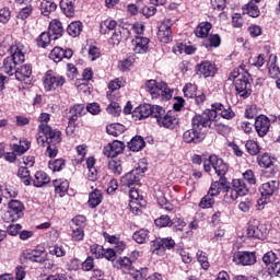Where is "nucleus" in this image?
<instances>
[{"instance_id": "1", "label": "nucleus", "mask_w": 280, "mask_h": 280, "mask_svg": "<svg viewBox=\"0 0 280 280\" xmlns=\"http://www.w3.org/2000/svg\"><path fill=\"white\" fill-rule=\"evenodd\" d=\"M213 119H215V114L213 112H203L195 115L191 119L192 128L184 132L183 141L185 143H202V141H205L202 128H207V126L211 127Z\"/></svg>"}, {"instance_id": "2", "label": "nucleus", "mask_w": 280, "mask_h": 280, "mask_svg": "<svg viewBox=\"0 0 280 280\" xmlns=\"http://www.w3.org/2000/svg\"><path fill=\"white\" fill-rule=\"evenodd\" d=\"M11 56L3 59L0 63V71L7 73V75H14L20 65L25 62V46L21 43L11 45Z\"/></svg>"}, {"instance_id": "3", "label": "nucleus", "mask_w": 280, "mask_h": 280, "mask_svg": "<svg viewBox=\"0 0 280 280\" xmlns=\"http://www.w3.org/2000/svg\"><path fill=\"white\" fill-rule=\"evenodd\" d=\"M38 145L45 148L47 144L58 145L62 141V132L58 129L51 128L47 124H40L36 135Z\"/></svg>"}, {"instance_id": "4", "label": "nucleus", "mask_w": 280, "mask_h": 280, "mask_svg": "<svg viewBox=\"0 0 280 280\" xmlns=\"http://www.w3.org/2000/svg\"><path fill=\"white\" fill-rule=\"evenodd\" d=\"M145 89L148 93H150L152 100H158V97H161L166 102L172 100V90L167 88V84H165V82L149 80L145 82Z\"/></svg>"}, {"instance_id": "5", "label": "nucleus", "mask_w": 280, "mask_h": 280, "mask_svg": "<svg viewBox=\"0 0 280 280\" xmlns=\"http://www.w3.org/2000/svg\"><path fill=\"white\" fill-rule=\"evenodd\" d=\"M231 78L234 79V86L237 95L241 97H248L250 95V82H248V78L250 74L248 72L240 73L237 71H233L231 73Z\"/></svg>"}, {"instance_id": "6", "label": "nucleus", "mask_w": 280, "mask_h": 280, "mask_svg": "<svg viewBox=\"0 0 280 280\" xmlns=\"http://www.w3.org/2000/svg\"><path fill=\"white\" fill-rule=\"evenodd\" d=\"M25 207L19 200H11L9 202L8 210L3 213L4 222H16V220H21L23 218V210Z\"/></svg>"}, {"instance_id": "7", "label": "nucleus", "mask_w": 280, "mask_h": 280, "mask_svg": "<svg viewBox=\"0 0 280 280\" xmlns=\"http://www.w3.org/2000/svg\"><path fill=\"white\" fill-rule=\"evenodd\" d=\"M147 171L148 167L145 165L136 167L120 178L121 185L124 187H132L133 185H139V180L143 178V174H145Z\"/></svg>"}, {"instance_id": "8", "label": "nucleus", "mask_w": 280, "mask_h": 280, "mask_svg": "<svg viewBox=\"0 0 280 280\" xmlns=\"http://www.w3.org/2000/svg\"><path fill=\"white\" fill-rule=\"evenodd\" d=\"M65 82V77L52 75L47 72L44 78V89L45 91H56L57 89H60V86H63Z\"/></svg>"}, {"instance_id": "9", "label": "nucleus", "mask_w": 280, "mask_h": 280, "mask_svg": "<svg viewBox=\"0 0 280 280\" xmlns=\"http://www.w3.org/2000/svg\"><path fill=\"white\" fill-rule=\"evenodd\" d=\"M233 261L236 266H253L257 261L255 253L250 252H236L233 255Z\"/></svg>"}, {"instance_id": "10", "label": "nucleus", "mask_w": 280, "mask_h": 280, "mask_svg": "<svg viewBox=\"0 0 280 280\" xmlns=\"http://www.w3.org/2000/svg\"><path fill=\"white\" fill-rule=\"evenodd\" d=\"M158 38L161 43H170L172 40V20H165L160 25Z\"/></svg>"}, {"instance_id": "11", "label": "nucleus", "mask_w": 280, "mask_h": 280, "mask_svg": "<svg viewBox=\"0 0 280 280\" xmlns=\"http://www.w3.org/2000/svg\"><path fill=\"white\" fill-rule=\"evenodd\" d=\"M218 73V68H215V63L211 61H202L197 65V74L202 75L203 78H213Z\"/></svg>"}, {"instance_id": "12", "label": "nucleus", "mask_w": 280, "mask_h": 280, "mask_svg": "<svg viewBox=\"0 0 280 280\" xmlns=\"http://www.w3.org/2000/svg\"><path fill=\"white\" fill-rule=\"evenodd\" d=\"M49 58L54 60V62H60L63 58L70 60V58H73V50L71 48L63 49L57 46L50 51Z\"/></svg>"}, {"instance_id": "13", "label": "nucleus", "mask_w": 280, "mask_h": 280, "mask_svg": "<svg viewBox=\"0 0 280 280\" xmlns=\"http://www.w3.org/2000/svg\"><path fill=\"white\" fill-rule=\"evenodd\" d=\"M255 130L258 136L266 137L270 130V119L265 115L258 116L255 120Z\"/></svg>"}, {"instance_id": "14", "label": "nucleus", "mask_w": 280, "mask_h": 280, "mask_svg": "<svg viewBox=\"0 0 280 280\" xmlns=\"http://www.w3.org/2000/svg\"><path fill=\"white\" fill-rule=\"evenodd\" d=\"M158 125L161 128H170L172 130L178 126V118L174 112H168L158 120Z\"/></svg>"}, {"instance_id": "15", "label": "nucleus", "mask_w": 280, "mask_h": 280, "mask_svg": "<svg viewBox=\"0 0 280 280\" xmlns=\"http://www.w3.org/2000/svg\"><path fill=\"white\" fill-rule=\"evenodd\" d=\"M211 163L217 176H219V178H224L229 172V166L224 163V160L218 158V155H211Z\"/></svg>"}, {"instance_id": "16", "label": "nucleus", "mask_w": 280, "mask_h": 280, "mask_svg": "<svg viewBox=\"0 0 280 280\" xmlns=\"http://www.w3.org/2000/svg\"><path fill=\"white\" fill-rule=\"evenodd\" d=\"M124 148H126L124 142L115 140L104 148V154L108 159H115V156L124 152Z\"/></svg>"}, {"instance_id": "17", "label": "nucleus", "mask_w": 280, "mask_h": 280, "mask_svg": "<svg viewBox=\"0 0 280 280\" xmlns=\"http://www.w3.org/2000/svg\"><path fill=\"white\" fill-rule=\"evenodd\" d=\"M130 36V28L126 27V24L119 25L112 34L109 43L112 45H119L121 38H128Z\"/></svg>"}, {"instance_id": "18", "label": "nucleus", "mask_w": 280, "mask_h": 280, "mask_svg": "<svg viewBox=\"0 0 280 280\" xmlns=\"http://www.w3.org/2000/svg\"><path fill=\"white\" fill-rule=\"evenodd\" d=\"M221 191H229V182H226V178H220L218 182L212 183L208 195L213 198V196H220Z\"/></svg>"}, {"instance_id": "19", "label": "nucleus", "mask_w": 280, "mask_h": 280, "mask_svg": "<svg viewBox=\"0 0 280 280\" xmlns=\"http://www.w3.org/2000/svg\"><path fill=\"white\" fill-rule=\"evenodd\" d=\"M150 115H152V105L150 104L140 105L132 112V117L136 119V121L137 119H148Z\"/></svg>"}, {"instance_id": "20", "label": "nucleus", "mask_w": 280, "mask_h": 280, "mask_svg": "<svg viewBox=\"0 0 280 280\" xmlns=\"http://www.w3.org/2000/svg\"><path fill=\"white\" fill-rule=\"evenodd\" d=\"M247 236L254 237L255 240H265L266 238V230L264 229L262 224H250L248 225L247 230Z\"/></svg>"}, {"instance_id": "21", "label": "nucleus", "mask_w": 280, "mask_h": 280, "mask_svg": "<svg viewBox=\"0 0 280 280\" xmlns=\"http://www.w3.org/2000/svg\"><path fill=\"white\" fill-rule=\"evenodd\" d=\"M132 45L135 54H145L148 51V45H150V39L148 37L136 36Z\"/></svg>"}, {"instance_id": "22", "label": "nucleus", "mask_w": 280, "mask_h": 280, "mask_svg": "<svg viewBox=\"0 0 280 280\" xmlns=\"http://www.w3.org/2000/svg\"><path fill=\"white\" fill-rule=\"evenodd\" d=\"M65 28L62 27V22L58 20H52L48 27V33L50 34L52 40H58L62 36Z\"/></svg>"}, {"instance_id": "23", "label": "nucleus", "mask_w": 280, "mask_h": 280, "mask_svg": "<svg viewBox=\"0 0 280 280\" xmlns=\"http://www.w3.org/2000/svg\"><path fill=\"white\" fill-rule=\"evenodd\" d=\"M208 110H215L217 117L218 115H221L223 119H233V117H235V113L233 112V109H231V107L225 108L224 105L220 103L212 104V109Z\"/></svg>"}, {"instance_id": "24", "label": "nucleus", "mask_w": 280, "mask_h": 280, "mask_svg": "<svg viewBox=\"0 0 280 280\" xmlns=\"http://www.w3.org/2000/svg\"><path fill=\"white\" fill-rule=\"evenodd\" d=\"M43 255H45V250L40 249L26 250L24 253L25 259L35 264H43L45 261V256Z\"/></svg>"}, {"instance_id": "25", "label": "nucleus", "mask_w": 280, "mask_h": 280, "mask_svg": "<svg viewBox=\"0 0 280 280\" xmlns=\"http://www.w3.org/2000/svg\"><path fill=\"white\" fill-rule=\"evenodd\" d=\"M16 80L19 82H25L31 75H32V66L30 65H24L16 68L15 73H14Z\"/></svg>"}, {"instance_id": "26", "label": "nucleus", "mask_w": 280, "mask_h": 280, "mask_svg": "<svg viewBox=\"0 0 280 280\" xmlns=\"http://www.w3.org/2000/svg\"><path fill=\"white\" fill-rule=\"evenodd\" d=\"M103 237L106 242H108L109 244H113L114 248H117L118 253H124V250L126 249V244H124V242L119 241V237H117L115 235H110L107 232L103 233Z\"/></svg>"}, {"instance_id": "27", "label": "nucleus", "mask_w": 280, "mask_h": 280, "mask_svg": "<svg viewBox=\"0 0 280 280\" xmlns=\"http://www.w3.org/2000/svg\"><path fill=\"white\" fill-rule=\"evenodd\" d=\"M115 268H119L122 272L130 273L133 270L132 260L128 257L118 258L114 262Z\"/></svg>"}, {"instance_id": "28", "label": "nucleus", "mask_w": 280, "mask_h": 280, "mask_svg": "<svg viewBox=\"0 0 280 280\" xmlns=\"http://www.w3.org/2000/svg\"><path fill=\"white\" fill-rule=\"evenodd\" d=\"M55 192L62 198L67 191H69V180L67 179H55L52 182Z\"/></svg>"}, {"instance_id": "29", "label": "nucleus", "mask_w": 280, "mask_h": 280, "mask_svg": "<svg viewBox=\"0 0 280 280\" xmlns=\"http://www.w3.org/2000/svg\"><path fill=\"white\" fill-rule=\"evenodd\" d=\"M205 113H213L214 114V118H213L211 126L210 127L207 126V128H210V130H217V132H219V135H224V132H226V130H229L228 126L218 124V112L217 110L206 109Z\"/></svg>"}, {"instance_id": "30", "label": "nucleus", "mask_w": 280, "mask_h": 280, "mask_svg": "<svg viewBox=\"0 0 280 280\" xmlns=\"http://www.w3.org/2000/svg\"><path fill=\"white\" fill-rule=\"evenodd\" d=\"M279 189V182L277 180H270L265 184H262L260 188L261 196H272L275 191Z\"/></svg>"}, {"instance_id": "31", "label": "nucleus", "mask_w": 280, "mask_h": 280, "mask_svg": "<svg viewBox=\"0 0 280 280\" xmlns=\"http://www.w3.org/2000/svg\"><path fill=\"white\" fill-rule=\"evenodd\" d=\"M51 178L47 176V173L43 171H38L35 173L33 185L34 187H45V185L49 184Z\"/></svg>"}, {"instance_id": "32", "label": "nucleus", "mask_w": 280, "mask_h": 280, "mask_svg": "<svg viewBox=\"0 0 280 280\" xmlns=\"http://www.w3.org/2000/svg\"><path fill=\"white\" fill-rule=\"evenodd\" d=\"M60 8L68 18L73 16L75 14V0H61Z\"/></svg>"}, {"instance_id": "33", "label": "nucleus", "mask_w": 280, "mask_h": 280, "mask_svg": "<svg viewBox=\"0 0 280 280\" xmlns=\"http://www.w3.org/2000/svg\"><path fill=\"white\" fill-rule=\"evenodd\" d=\"M119 26H117V22L115 20H105L100 24V32L103 35L110 34V32H115Z\"/></svg>"}, {"instance_id": "34", "label": "nucleus", "mask_w": 280, "mask_h": 280, "mask_svg": "<svg viewBox=\"0 0 280 280\" xmlns=\"http://www.w3.org/2000/svg\"><path fill=\"white\" fill-rule=\"evenodd\" d=\"M128 148L131 152H139V150H143V148H145V141L142 137L136 136L128 143Z\"/></svg>"}, {"instance_id": "35", "label": "nucleus", "mask_w": 280, "mask_h": 280, "mask_svg": "<svg viewBox=\"0 0 280 280\" xmlns=\"http://www.w3.org/2000/svg\"><path fill=\"white\" fill-rule=\"evenodd\" d=\"M211 23L209 22H201L196 31L195 34L198 38H207L209 36V32H211Z\"/></svg>"}, {"instance_id": "36", "label": "nucleus", "mask_w": 280, "mask_h": 280, "mask_svg": "<svg viewBox=\"0 0 280 280\" xmlns=\"http://www.w3.org/2000/svg\"><path fill=\"white\" fill-rule=\"evenodd\" d=\"M30 145H31L30 141L24 139V140H20L19 144H13L12 150L16 156H21L22 154H25L27 150H30Z\"/></svg>"}, {"instance_id": "37", "label": "nucleus", "mask_w": 280, "mask_h": 280, "mask_svg": "<svg viewBox=\"0 0 280 280\" xmlns=\"http://www.w3.org/2000/svg\"><path fill=\"white\" fill-rule=\"evenodd\" d=\"M30 145H31L30 141L24 139V140H20L19 144H13L12 150L16 156H21L22 154H25L27 150H30Z\"/></svg>"}, {"instance_id": "38", "label": "nucleus", "mask_w": 280, "mask_h": 280, "mask_svg": "<svg viewBox=\"0 0 280 280\" xmlns=\"http://www.w3.org/2000/svg\"><path fill=\"white\" fill-rule=\"evenodd\" d=\"M56 8H58V5L56 4V2H54L51 0H44L40 3V10H42V14H44V16H49V14H51V12H56Z\"/></svg>"}, {"instance_id": "39", "label": "nucleus", "mask_w": 280, "mask_h": 280, "mask_svg": "<svg viewBox=\"0 0 280 280\" xmlns=\"http://www.w3.org/2000/svg\"><path fill=\"white\" fill-rule=\"evenodd\" d=\"M82 22L75 21L68 25L67 32L72 38H78V36L82 34Z\"/></svg>"}, {"instance_id": "40", "label": "nucleus", "mask_w": 280, "mask_h": 280, "mask_svg": "<svg viewBox=\"0 0 280 280\" xmlns=\"http://www.w3.org/2000/svg\"><path fill=\"white\" fill-rule=\"evenodd\" d=\"M261 0H252L246 4V11L248 16H252V19H257L259 16V7H257V3H259Z\"/></svg>"}, {"instance_id": "41", "label": "nucleus", "mask_w": 280, "mask_h": 280, "mask_svg": "<svg viewBox=\"0 0 280 280\" xmlns=\"http://www.w3.org/2000/svg\"><path fill=\"white\" fill-rule=\"evenodd\" d=\"M106 130L112 137H119L120 135H124L126 127L121 124H112L107 126Z\"/></svg>"}, {"instance_id": "42", "label": "nucleus", "mask_w": 280, "mask_h": 280, "mask_svg": "<svg viewBox=\"0 0 280 280\" xmlns=\"http://www.w3.org/2000/svg\"><path fill=\"white\" fill-rule=\"evenodd\" d=\"M132 238L135 240V242H137V244H145V242L150 240V232L144 229L139 230L133 233Z\"/></svg>"}, {"instance_id": "43", "label": "nucleus", "mask_w": 280, "mask_h": 280, "mask_svg": "<svg viewBox=\"0 0 280 280\" xmlns=\"http://www.w3.org/2000/svg\"><path fill=\"white\" fill-rule=\"evenodd\" d=\"M151 252L153 255H159L160 257H163V255H165V249L163 247V244L161 243V238H156L151 242Z\"/></svg>"}, {"instance_id": "44", "label": "nucleus", "mask_w": 280, "mask_h": 280, "mask_svg": "<svg viewBox=\"0 0 280 280\" xmlns=\"http://www.w3.org/2000/svg\"><path fill=\"white\" fill-rule=\"evenodd\" d=\"M102 203V191L95 189L89 198V205L92 209H95V207H98V205Z\"/></svg>"}, {"instance_id": "45", "label": "nucleus", "mask_w": 280, "mask_h": 280, "mask_svg": "<svg viewBox=\"0 0 280 280\" xmlns=\"http://www.w3.org/2000/svg\"><path fill=\"white\" fill-rule=\"evenodd\" d=\"M108 168L113 174H116V176H119L121 172H124V167L121 166V161L112 159L108 161Z\"/></svg>"}, {"instance_id": "46", "label": "nucleus", "mask_w": 280, "mask_h": 280, "mask_svg": "<svg viewBox=\"0 0 280 280\" xmlns=\"http://www.w3.org/2000/svg\"><path fill=\"white\" fill-rule=\"evenodd\" d=\"M233 187L238 191L240 196H246L248 194V186L244 183V179H234Z\"/></svg>"}, {"instance_id": "47", "label": "nucleus", "mask_w": 280, "mask_h": 280, "mask_svg": "<svg viewBox=\"0 0 280 280\" xmlns=\"http://www.w3.org/2000/svg\"><path fill=\"white\" fill-rule=\"evenodd\" d=\"M51 40H54V37H51V34L49 32L48 33L44 32L37 38V45L38 47L45 48L46 46L49 45V43H51Z\"/></svg>"}, {"instance_id": "48", "label": "nucleus", "mask_w": 280, "mask_h": 280, "mask_svg": "<svg viewBox=\"0 0 280 280\" xmlns=\"http://www.w3.org/2000/svg\"><path fill=\"white\" fill-rule=\"evenodd\" d=\"M197 260L199 261L201 268L203 270H209V258L207 257V253L202 250H198L196 254Z\"/></svg>"}, {"instance_id": "49", "label": "nucleus", "mask_w": 280, "mask_h": 280, "mask_svg": "<svg viewBox=\"0 0 280 280\" xmlns=\"http://www.w3.org/2000/svg\"><path fill=\"white\" fill-rule=\"evenodd\" d=\"M245 148H246L248 154H250L252 156H256V154H258L261 150L259 148V144L253 140H248L245 144Z\"/></svg>"}, {"instance_id": "50", "label": "nucleus", "mask_w": 280, "mask_h": 280, "mask_svg": "<svg viewBox=\"0 0 280 280\" xmlns=\"http://www.w3.org/2000/svg\"><path fill=\"white\" fill-rule=\"evenodd\" d=\"M155 226H160V229H163L165 226H172L174 222H172V219H170V215L163 214L160 218L155 219Z\"/></svg>"}, {"instance_id": "51", "label": "nucleus", "mask_w": 280, "mask_h": 280, "mask_svg": "<svg viewBox=\"0 0 280 280\" xmlns=\"http://www.w3.org/2000/svg\"><path fill=\"white\" fill-rule=\"evenodd\" d=\"M48 167H49V170H51V172H60V171L65 170V160L58 159L52 162L50 161L48 163Z\"/></svg>"}, {"instance_id": "52", "label": "nucleus", "mask_w": 280, "mask_h": 280, "mask_svg": "<svg viewBox=\"0 0 280 280\" xmlns=\"http://www.w3.org/2000/svg\"><path fill=\"white\" fill-rule=\"evenodd\" d=\"M106 110L109 115H113L114 117H119V115H121V106H119V103L117 102H112L107 106Z\"/></svg>"}, {"instance_id": "53", "label": "nucleus", "mask_w": 280, "mask_h": 280, "mask_svg": "<svg viewBox=\"0 0 280 280\" xmlns=\"http://www.w3.org/2000/svg\"><path fill=\"white\" fill-rule=\"evenodd\" d=\"M220 35H210L208 39L203 42L205 47H220Z\"/></svg>"}, {"instance_id": "54", "label": "nucleus", "mask_w": 280, "mask_h": 280, "mask_svg": "<svg viewBox=\"0 0 280 280\" xmlns=\"http://www.w3.org/2000/svg\"><path fill=\"white\" fill-rule=\"evenodd\" d=\"M18 176L22 179L24 185H30V183L32 182L30 178V171L27 170V166L20 167Z\"/></svg>"}, {"instance_id": "55", "label": "nucleus", "mask_w": 280, "mask_h": 280, "mask_svg": "<svg viewBox=\"0 0 280 280\" xmlns=\"http://www.w3.org/2000/svg\"><path fill=\"white\" fill-rule=\"evenodd\" d=\"M158 205L162 208L165 209V211H174V205L165 198V196L161 195L158 197Z\"/></svg>"}, {"instance_id": "56", "label": "nucleus", "mask_w": 280, "mask_h": 280, "mask_svg": "<svg viewBox=\"0 0 280 280\" xmlns=\"http://www.w3.org/2000/svg\"><path fill=\"white\" fill-rule=\"evenodd\" d=\"M70 115H75L77 117L86 115V108L84 107V104L73 105V107L70 108Z\"/></svg>"}, {"instance_id": "57", "label": "nucleus", "mask_w": 280, "mask_h": 280, "mask_svg": "<svg viewBox=\"0 0 280 280\" xmlns=\"http://www.w3.org/2000/svg\"><path fill=\"white\" fill-rule=\"evenodd\" d=\"M215 203V200L211 195L205 196L201 201L199 202L200 209H211L213 205Z\"/></svg>"}, {"instance_id": "58", "label": "nucleus", "mask_w": 280, "mask_h": 280, "mask_svg": "<svg viewBox=\"0 0 280 280\" xmlns=\"http://www.w3.org/2000/svg\"><path fill=\"white\" fill-rule=\"evenodd\" d=\"M258 165L266 168L270 167L272 165V158L268 153L258 156Z\"/></svg>"}, {"instance_id": "59", "label": "nucleus", "mask_w": 280, "mask_h": 280, "mask_svg": "<svg viewBox=\"0 0 280 280\" xmlns=\"http://www.w3.org/2000/svg\"><path fill=\"white\" fill-rule=\"evenodd\" d=\"M151 116H153L156 119V124H159V120L163 117L165 114V109L159 105H152L151 106Z\"/></svg>"}, {"instance_id": "60", "label": "nucleus", "mask_w": 280, "mask_h": 280, "mask_svg": "<svg viewBox=\"0 0 280 280\" xmlns=\"http://www.w3.org/2000/svg\"><path fill=\"white\" fill-rule=\"evenodd\" d=\"M90 252L96 259H102V257H104V247L102 245H92Z\"/></svg>"}, {"instance_id": "61", "label": "nucleus", "mask_w": 280, "mask_h": 280, "mask_svg": "<svg viewBox=\"0 0 280 280\" xmlns=\"http://www.w3.org/2000/svg\"><path fill=\"white\" fill-rule=\"evenodd\" d=\"M198 88H196L195 84H191V83H187L183 91H184V95L186 97H196V91H197Z\"/></svg>"}, {"instance_id": "62", "label": "nucleus", "mask_w": 280, "mask_h": 280, "mask_svg": "<svg viewBox=\"0 0 280 280\" xmlns=\"http://www.w3.org/2000/svg\"><path fill=\"white\" fill-rule=\"evenodd\" d=\"M50 255H55L56 257H65V255H67V250L62 245H54L50 249Z\"/></svg>"}, {"instance_id": "63", "label": "nucleus", "mask_w": 280, "mask_h": 280, "mask_svg": "<svg viewBox=\"0 0 280 280\" xmlns=\"http://www.w3.org/2000/svg\"><path fill=\"white\" fill-rule=\"evenodd\" d=\"M270 277H279L280 279V261H276L268 267Z\"/></svg>"}, {"instance_id": "64", "label": "nucleus", "mask_w": 280, "mask_h": 280, "mask_svg": "<svg viewBox=\"0 0 280 280\" xmlns=\"http://www.w3.org/2000/svg\"><path fill=\"white\" fill-rule=\"evenodd\" d=\"M269 74L271 78H277L280 74L279 66H277V57H273V62L269 63Z\"/></svg>"}]
</instances>
